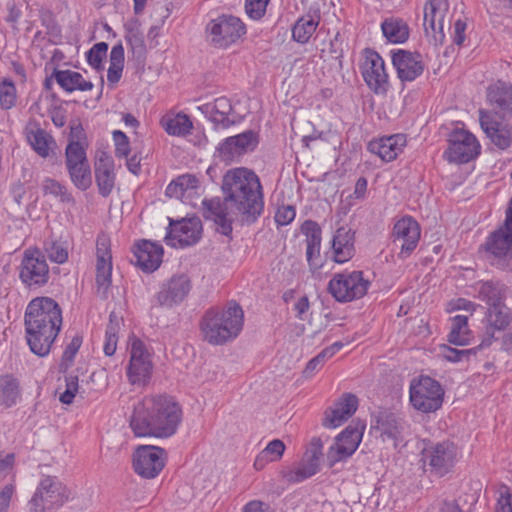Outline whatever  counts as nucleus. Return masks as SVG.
Instances as JSON below:
<instances>
[{"instance_id":"nucleus-1","label":"nucleus","mask_w":512,"mask_h":512,"mask_svg":"<svg viewBox=\"0 0 512 512\" xmlns=\"http://www.w3.org/2000/svg\"><path fill=\"white\" fill-rule=\"evenodd\" d=\"M222 191L223 200L203 201V216L214 221L221 234L228 236L232 232L235 218L253 223L263 213V188L254 171L244 167L228 170L223 176Z\"/></svg>"},{"instance_id":"nucleus-2","label":"nucleus","mask_w":512,"mask_h":512,"mask_svg":"<svg viewBox=\"0 0 512 512\" xmlns=\"http://www.w3.org/2000/svg\"><path fill=\"white\" fill-rule=\"evenodd\" d=\"M182 421L180 404L166 394L144 397L134 406L130 427L137 437L168 438Z\"/></svg>"},{"instance_id":"nucleus-3","label":"nucleus","mask_w":512,"mask_h":512,"mask_svg":"<svg viewBox=\"0 0 512 512\" xmlns=\"http://www.w3.org/2000/svg\"><path fill=\"white\" fill-rule=\"evenodd\" d=\"M27 344L32 353L45 357L62 326V311L50 297H36L27 305L24 315Z\"/></svg>"},{"instance_id":"nucleus-4","label":"nucleus","mask_w":512,"mask_h":512,"mask_svg":"<svg viewBox=\"0 0 512 512\" xmlns=\"http://www.w3.org/2000/svg\"><path fill=\"white\" fill-rule=\"evenodd\" d=\"M243 310L233 303L223 311L208 310L201 322L204 339L210 344L221 345L238 336L243 327Z\"/></svg>"},{"instance_id":"nucleus-5","label":"nucleus","mask_w":512,"mask_h":512,"mask_svg":"<svg viewBox=\"0 0 512 512\" xmlns=\"http://www.w3.org/2000/svg\"><path fill=\"white\" fill-rule=\"evenodd\" d=\"M205 33L211 47L227 49L246 34V27L240 18L223 14L208 22Z\"/></svg>"},{"instance_id":"nucleus-6","label":"nucleus","mask_w":512,"mask_h":512,"mask_svg":"<svg viewBox=\"0 0 512 512\" xmlns=\"http://www.w3.org/2000/svg\"><path fill=\"white\" fill-rule=\"evenodd\" d=\"M410 403L422 413H432L441 408L444 390L436 380L429 376L414 379L409 389Z\"/></svg>"},{"instance_id":"nucleus-7","label":"nucleus","mask_w":512,"mask_h":512,"mask_svg":"<svg viewBox=\"0 0 512 512\" xmlns=\"http://www.w3.org/2000/svg\"><path fill=\"white\" fill-rule=\"evenodd\" d=\"M19 279L26 288L43 287L49 280V266L45 254L38 248L24 251L19 266Z\"/></svg>"},{"instance_id":"nucleus-8","label":"nucleus","mask_w":512,"mask_h":512,"mask_svg":"<svg viewBox=\"0 0 512 512\" xmlns=\"http://www.w3.org/2000/svg\"><path fill=\"white\" fill-rule=\"evenodd\" d=\"M370 286L362 271L335 274L328 283V292L336 301L346 303L362 298Z\"/></svg>"},{"instance_id":"nucleus-9","label":"nucleus","mask_w":512,"mask_h":512,"mask_svg":"<svg viewBox=\"0 0 512 512\" xmlns=\"http://www.w3.org/2000/svg\"><path fill=\"white\" fill-rule=\"evenodd\" d=\"M153 374L151 355L145 344L139 339H133L130 347V361L127 367V378L131 385L145 387Z\"/></svg>"},{"instance_id":"nucleus-10","label":"nucleus","mask_w":512,"mask_h":512,"mask_svg":"<svg viewBox=\"0 0 512 512\" xmlns=\"http://www.w3.org/2000/svg\"><path fill=\"white\" fill-rule=\"evenodd\" d=\"M365 423L357 421L347 426L336 438L333 445L330 446L327 452V460L329 466L350 457L358 448L363 432Z\"/></svg>"},{"instance_id":"nucleus-11","label":"nucleus","mask_w":512,"mask_h":512,"mask_svg":"<svg viewBox=\"0 0 512 512\" xmlns=\"http://www.w3.org/2000/svg\"><path fill=\"white\" fill-rule=\"evenodd\" d=\"M445 155L449 162L467 163L480 153V144L476 137L465 129H454L448 139Z\"/></svg>"},{"instance_id":"nucleus-12","label":"nucleus","mask_w":512,"mask_h":512,"mask_svg":"<svg viewBox=\"0 0 512 512\" xmlns=\"http://www.w3.org/2000/svg\"><path fill=\"white\" fill-rule=\"evenodd\" d=\"M66 500L62 484L55 477L46 476L40 481L30 505L34 512H45L62 506Z\"/></svg>"},{"instance_id":"nucleus-13","label":"nucleus","mask_w":512,"mask_h":512,"mask_svg":"<svg viewBox=\"0 0 512 512\" xmlns=\"http://www.w3.org/2000/svg\"><path fill=\"white\" fill-rule=\"evenodd\" d=\"M423 461L439 476L448 473L458 459L457 446L450 441L431 444L423 450Z\"/></svg>"},{"instance_id":"nucleus-14","label":"nucleus","mask_w":512,"mask_h":512,"mask_svg":"<svg viewBox=\"0 0 512 512\" xmlns=\"http://www.w3.org/2000/svg\"><path fill=\"white\" fill-rule=\"evenodd\" d=\"M165 458V450L160 447L140 446L133 454V467L139 476L152 479L162 471Z\"/></svg>"},{"instance_id":"nucleus-15","label":"nucleus","mask_w":512,"mask_h":512,"mask_svg":"<svg viewBox=\"0 0 512 512\" xmlns=\"http://www.w3.org/2000/svg\"><path fill=\"white\" fill-rule=\"evenodd\" d=\"M323 443L320 438H313L310 447L302 460L293 469L281 471L282 477L291 483H299L315 475L319 470V461L322 456Z\"/></svg>"},{"instance_id":"nucleus-16","label":"nucleus","mask_w":512,"mask_h":512,"mask_svg":"<svg viewBox=\"0 0 512 512\" xmlns=\"http://www.w3.org/2000/svg\"><path fill=\"white\" fill-rule=\"evenodd\" d=\"M202 225L198 217L183 218L173 221L170 219L169 229L165 237L167 245L176 247L190 246L198 242Z\"/></svg>"},{"instance_id":"nucleus-17","label":"nucleus","mask_w":512,"mask_h":512,"mask_svg":"<svg viewBox=\"0 0 512 512\" xmlns=\"http://www.w3.org/2000/svg\"><path fill=\"white\" fill-rule=\"evenodd\" d=\"M362 76L368 87L376 94H385L389 87L388 74L382 57L367 49L361 66Z\"/></svg>"},{"instance_id":"nucleus-18","label":"nucleus","mask_w":512,"mask_h":512,"mask_svg":"<svg viewBox=\"0 0 512 512\" xmlns=\"http://www.w3.org/2000/svg\"><path fill=\"white\" fill-rule=\"evenodd\" d=\"M406 428V422L389 410H381L372 415L371 430L378 432L383 441H392L394 447L403 440Z\"/></svg>"},{"instance_id":"nucleus-19","label":"nucleus","mask_w":512,"mask_h":512,"mask_svg":"<svg viewBox=\"0 0 512 512\" xmlns=\"http://www.w3.org/2000/svg\"><path fill=\"white\" fill-rule=\"evenodd\" d=\"M112 256L108 239L101 237L96 244V288L98 296L106 300L112 284Z\"/></svg>"},{"instance_id":"nucleus-20","label":"nucleus","mask_w":512,"mask_h":512,"mask_svg":"<svg viewBox=\"0 0 512 512\" xmlns=\"http://www.w3.org/2000/svg\"><path fill=\"white\" fill-rule=\"evenodd\" d=\"M393 242L400 247L399 257L407 258L415 250L420 239V226L410 216L399 219L393 227Z\"/></svg>"},{"instance_id":"nucleus-21","label":"nucleus","mask_w":512,"mask_h":512,"mask_svg":"<svg viewBox=\"0 0 512 512\" xmlns=\"http://www.w3.org/2000/svg\"><path fill=\"white\" fill-rule=\"evenodd\" d=\"M190 289L191 282L186 275H174L162 283L154 299L159 306L173 307L186 298Z\"/></svg>"},{"instance_id":"nucleus-22","label":"nucleus","mask_w":512,"mask_h":512,"mask_svg":"<svg viewBox=\"0 0 512 512\" xmlns=\"http://www.w3.org/2000/svg\"><path fill=\"white\" fill-rule=\"evenodd\" d=\"M448 8L447 0H428L424 6V30L435 44L442 43L444 39V19Z\"/></svg>"},{"instance_id":"nucleus-23","label":"nucleus","mask_w":512,"mask_h":512,"mask_svg":"<svg viewBox=\"0 0 512 512\" xmlns=\"http://www.w3.org/2000/svg\"><path fill=\"white\" fill-rule=\"evenodd\" d=\"M259 143V135L254 130H246L226 138L218 147L219 156L224 161H233L241 155L253 151Z\"/></svg>"},{"instance_id":"nucleus-24","label":"nucleus","mask_w":512,"mask_h":512,"mask_svg":"<svg viewBox=\"0 0 512 512\" xmlns=\"http://www.w3.org/2000/svg\"><path fill=\"white\" fill-rule=\"evenodd\" d=\"M197 109L214 124L216 129H227L237 123L231 118L233 106L226 97L216 98L213 102L198 106Z\"/></svg>"},{"instance_id":"nucleus-25","label":"nucleus","mask_w":512,"mask_h":512,"mask_svg":"<svg viewBox=\"0 0 512 512\" xmlns=\"http://www.w3.org/2000/svg\"><path fill=\"white\" fill-rule=\"evenodd\" d=\"M392 63L401 81H413L424 70L421 54L406 50L394 52L392 54Z\"/></svg>"},{"instance_id":"nucleus-26","label":"nucleus","mask_w":512,"mask_h":512,"mask_svg":"<svg viewBox=\"0 0 512 512\" xmlns=\"http://www.w3.org/2000/svg\"><path fill=\"white\" fill-rule=\"evenodd\" d=\"M358 398L351 393H345L331 407L325 411L323 426L326 428H337L347 421L357 410Z\"/></svg>"},{"instance_id":"nucleus-27","label":"nucleus","mask_w":512,"mask_h":512,"mask_svg":"<svg viewBox=\"0 0 512 512\" xmlns=\"http://www.w3.org/2000/svg\"><path fill=\"white\" fill-rule=\"evenodd\" d=\"M479 121L487 137L500 149H506L512 141V133L492 112L480 110Z\"/></svg>"},{"instance_id":"nucleus-28","label":"nucleus","mask_w":512,"mask_h":512,"mask_svg":"<svg viewBox=\"0 0 512 512\" xmlns=\"http://www.w3.org/2000/svg\"><path fill=\"white\" fill-rule=\"evenodd\" d=\"M485 245L488 251L498 257L505 256L512 249V199L504 225L489 236Z\"/></svg>"},{"instance_id":"nucleus-29","label":"nucleus","mask_w":512,"mask_h":512,"mask_svg":"<svg viewBox=\"0 0 512 512\" xmlns=\"http://www.w3.org/2000/svg\"><path fill=\"white\" fill-rule=\"evenodd\" d=\"M134 259L131 260L144 272L155 271L162 262L163 248L148 240H142L136 244L133 251Z\"/></svg>"},{"instance_id":"nucleus-30","label":"nucleus","mask_w":512,"mask_h":512,"mask_svg":"<svg viewBox=\"0 0 512 512\" xmlns=\"http://www.w3.org/2000/svg\"><path fill=\"white\" fill-rule=\"evenodd\" d=\"M355 232L348 227L338 228L332 238L333 260L342 264L349 261L355 254Z\"/></svg>"},{"instance_id":"nucleus-31","label":"nucleus","mask_w":512,"mask_h":512,"mask_svg":"<svg viewBox=\"0 0 512 512\" xmlns=\"http://www.w3.org/2000/svg\"><path fill=\"white\" fill-rule=\"evenodd\" d=\"M487 99L502 117L512 116V85L498 80L487 89Z\"/></svg>"},{"instance_id":"nucleus-32","label":"nucleus","mask_w":512,"mask_h":512,"mask_svg":"<svg viewBox=\"0 0 512 512\" xmlns=\"http://www.w3.org/2000/svg\"><path fill=\"white\" fill-rule=\"evenodd\" d=\"M405 143L406 139L403 135L395 134L370 141L368 150L378 155L383 161L390 162L399 155Z\"/></svg>"},{"instance_id":"nucleus-33","label":"nucleus","mask_w":512,"mask_h":512,"mask_svg":"<svg viewBox=\"0 0 512 512\" xmlns=\"http://www.w3.org/2000/svg\"><path fill=\"white\" fill-rule=\"evenodd\" d=\"M113 160L105 152H102L95 163V178L99 193L107 197L114 186Z\"/></svg>"},{"instance_id":"nucleus-34","label":"nucleus","mask_w":512,"mask_h":512,"mask_svg":"<svg viewBox=\"0 0 512 512\" xmlns=\"http://www.w3.org/2000/svg\"><path fill=\"white\" fill-rule=\"evenodd\" d=\"M28 143L32 149L43 158L49 156L52 145L55 141L50 134L42 129L37 123H29L25 128Z\"/></svg>"},{"instance_id":"nucleus-35","label":"nucleus","mask_w":512,"mask_h":512,"mask_svg":"<svg viewBox=\"0 0 512 512\" xmlns=\"http://www.w3.org/2000/svg\"><path fill=\"white\" fill-rule=\"evenodd\" d=\"M52 77L64 91L69 93L76 90L90 91L94 87L93 83L85 80L81 73L72 70L54 69Z\"/></svg>"},{"instance_id":"nucleus-36","label":"nucleus","mask_w":512,"mask_h":512,"mask_svg":"<svg viewBox=\"0 0 512 512\" xmlns=\"http://www.w3.org/2000/svg\"><path fill=\"white\" fill-rule=\"evenodd\" d=\"M487 328L484 338L494 339L495 330H504L511 322V314L509 308L503 303L487 308Z\"/></svg>"},{"instance_id":"nucleus-37","label":"nucleus","mask_w":512,"mask_h":512,"mask_svg":"<svg viewBox=\"0 0 512 512\" xmlns=\"http://www.w3.org/2000/svg\"><path fill=\"white\" fill-rule=\"evenodd\" d=\"M474 290L477 298L485 302L488 307L503 303L506 297L505 286L498 281H480L475 284Z\"/></svg>"},{"instance_id":"nucleus-38","label":"nucleus","mask_w":512,"mask_h":512,"mask_svg":"<svg viewBox=\"0 0 512 512\" xmlns=\"http://www.w3.org/2000/svg\"><path fill=\"white\" fill-rule=\"evenodd\" d=\"M198 179L191 174H184L173 180L165 190L166 196L185 201L198 188Z\"/></svg>"},{"instance_id":"nucleus-39","label":"nucleus","mask_w":512,"mask_h":512,"mask_svg":"<svg viewBox=\"0 0 512 512\" xmlns=\"http://www.w3.org/2000/svg\"><path fill=\"white\" fill-rule=\"evenodd\" d=\"M384 37L391 43H404L409 38L408 24L401 18L390 17L381 24Z\"/></svg>"},{"instance_id":"nucleus-40","label":"nucleus","mask_w":512,"mask_h":512,"mask_svg":"<svg viewBox=\"0 0 512 512\" xmlns=\"http://www.w3.org/2000/svg\"><path fill=\"white\" fill-rule=\"evenodd\" d=\"M490 345V338H483L482 342L478 346L470 349H456L447 345H442L440 347V355L447 361L453 363L469 361L471 356H475L478 350Z\"/></svg>"},{"instance_id":"nucleus-41","label":"nucleus","mask_w":512,"mask_h":512,"mask_svg":"<svg viewBox=\"0 0 512 512\" xmlns=\"http://www.w3.org/2000/svg\"><path fill=\"white\" fill-rule=\"evenodd\" d=\"M470 339L471 331L468 327V317L464 315L453 317L448 341L454 345L465 346L469 344Z\"/></svg>"},{"instance_id":"nucleus-42","label":"nucleus","mask_w":512,"mask_h":512,"mask_svg":"<svg viewBox=\"0 0 512 512\" xmlns=\"http://www.w3.org/2000/svg\"><path fill=\"white\" fill-rule=\"evenodd\" d=\"M20 395L19 382L12 375L0 377V403L6 408L17 403Z\"/></svg>"},{"instance_id":"nucleus-43","label":"nucleus","mask_w":512,"mask_h":512,"mask_svg":"<svg viewBox=\"0 0 512 512\" xmlns=\"http://www.w3.org/2000/svg\"><path fill=\"white\" fill-rule=\"evenodd\" d=\"M319 17L306 15L297 20L292 29V37L299 43H306L316 31Z\"/></svg>"},{"instance_id":"nucleus-44","label":"nucleus","mask_w":512,"mask_h":512,"mask_svg":"<svg viewBox=\"0 0 512 512\" xmlns=\"http://www.w3.org/2000/svg\"><path fill=\"white\" fill-rule=\"evenodd\" d=\"M164 130L173 136H184L191 132L193 125L186 114L178 113L173 117L162 119Z\"/></svg>"},{"instance_id":"nucleus-45","label":"nucleus","mask_w":512,"mask_h":512,"mask_svg":"<svg viewBox=\"0 0 512 512\" xmlns=\"http://www.w3.org/2000/svg\"><path fill=\"white\" fill-rule=\"evenodd\" d=\"M72 183L80 190H87L92 184L89 162L67 168Z\"/></svg>"},{"instance_id":"nucleus-46","label":"nucleus","mask_w":512,"mask_h":512,"mask_svg":"<svg viewBox=\"0 0 512 512\" xmlns=\"http://www.w3.org/2000/svg\"><path fill=\"white\" fill-rule=\"evenodd\" d=\"M44 195H52L59 198L61 202L72 203L74 199L67 188L55 179L46 177L41 184Z\"/></svg>"},{"instance_id":"nucleus-47","label":"nucleus","mask_w":512,"mask_h":512,"mask_svg":"<svg viewBox=\"0 0 512 512\" xmlns=\"http://www.w3.org/2000/svg\"><path fill=\"white\" fill-rule=\"evenodd\" d=\"M66 167L80 165L88 162L86 149L79 141H70L65 149Z\"/></svg>"},{"instance_id":"nucleus-48","label":"nucleus","mask_w":512,"mask_h":512,"mask_svg":"<svg viewBox=\"0 0 512 512\" xmlns=\"http://www.w3.org/2000/svg\"><path fill=\"white\" fill-rule=\"evenodd\" d=\"M301 233L306 237V247L321 246L322 230L319 224L313 220H306L301 225Z\"/></svg>"},{"instance_id":"nucleus-49","label":"nucleus","mask_w":512,"mask_h":512,"mask_svg":"<svg viewBox=\"0 0 512 512\" xmlns=\"http://www.w3.org/2000/svg\"><path fill=\"white\" fill-rule=\"evenodd\" d=\"M126 35L125 39L131 45L133 50H144V40L142 33L139 29L138 23L132 22L125 24Z\"/></svg>"},{"instance_id":"nucleus-50","label":"nucleus","mask_w":512,"mask_h":512,"mask_svg":"<svg viewBox=\"0 0 512 512\" xmlns=\"http://www.w3.org/2000/svg\"><path fill=\"white\" fill-rule=\"evenodd\" d=\"M16 100V89L12 81L4 80L0 83V106L3 109H10Z\"/></svg>"},{"instance_id":"nucleus-51","label":"nucleus","mask_w":512,"mask_h":512,"mask_svg":"<svg viewBox=\"0 0 512 512\" xmlns=\"http://www.w3.org/2000/svg\"><path fill=\"white\" fill-rule=\"evenodd\" d=\"M44 251L52 262L62 264L68 259L66 249L58 242L45 241Z\"/></svg>"},{"instance_id":"nucleus-52","label":"nucleus","mask_w":512,"mask_h":512,"mask_svg":"<svg viewBox=\"0 0 512 512\" xmlns=\"http://www.w3.org/2000/svg\"><path fill=\"white\" fill-rule=\"evenodd\" d=\"M108 50V44L105 42H99L95 44L87 52V61L95 69L99 70L102 67V61L106 56Z\"/></svg>"},{"instance_id":"nucleus-53","label":"nucleus","mask_w":512,"mask_h":512,"mask_svg":"<svg viewBox=\"0 0 512 512\" xmlns=\"http://www.w3.org/2000/svg\"><path fill=\"white\" fill-rule=\"evenodd\" d=\"M285 451L284 443L275 439L268 443V445L261 451L262 457H266V461H277L279 460Z\"/></svg>"},{"instance_id":"nucleus-54","label":"nucleus","mask_w":512,"mask_h":512,"mask_svg":"<svg viewBox=\"0 0 512 512\" xmlns=\"http://www.w3.org/2000/svg\"><path fill=\"white\" fill-rule=\"evenodd\" d=\"M270 0H246L245 10L247 15L254 20L262 18Z\"/></svg>"},{"instance_id":"nucleus-55","label":"nucleus","mask_w":512,"mask_h":512,"mask_svg":"<svg viewBox=\"0 0 512 512\" xmlns=\"http://www.w3.org/2000/svg\"><path fill=\"white\" fill-rule=\"evenodd\" d=\"M113 140L115 143V155L118 158H127L130 153V145L126 134L120 130H115L113 132Z\"/></svg>"},{"instance_id":"nucleus-56","label":"nucleus","mask_w":512,"mask_h":512,"mask_svg":"<svg viewBox=\"0 0 512 512\" xmlns=\"http://www.w3.org/2000/svg\"><path fill=\"white\" fill-rule=\"evenodd\" d=\"M296 216V211L292 205H282L278 207L275 214V221L280 226L290 224Z\"/></svg>"},{"instance_id":"nucleus-57","label":"nucleus","mask_w":512,"mask_h":512,"mask_svg":"<svg viewBox=\"0 0 512 512\" xmlns=\"http://www.w3.org/2000/svg\"><path fill=\"white\" fill-rule=\"evenodd\" d=\"M512 495L510 489L506 485H502L499 489V498L496 505V512H512Z\"/></svg>"},{"instance_id":"nucleus-58","label":"nucleus","mask_w":512,"mask_h":512,"mask_svg":"<svg viewBox=\"0 0 512 512\" xmlns=\"http://www.w3.org/2000/svg\"><path fill=\"white\" fill-rule=\"evenodd\" d=\"M321 246H308L306 247V259L312 271H316L323 266L320 255Z\"/></svg>"},{"instance_id":"nucleus-59","label":"nucleus","mask_w":512,"mask_h":512,"mask_svg":"<svg viewBox=\"0 0 512 512\" xmlns=\"http://www.w3.org/2000/svg\"><path fill=\"white\" fill-rule=\"evenodd\" d=\"M82 344V337L76 335L72 338L71 342L67 345L63 352V361L72 362Z\"/></svg>"},{"instance_id":"nucleus-60","label":"nucleus","mask_w":512,"mask_h":512,"mask_svg":"<svg viewBox=\"0 0 512 512\" xmlns=\"http://www.w3.org/2000/svg\"><path fill=\"white\" fill-rule=\"evenodd\" d=\"M330 58L339 60L343 56V39L339 32L336 33L334 38L330 41V47L328 51Z\"/></svg>"},{"instance_id":"nucleus-61","label":"nucleus","mask_w":512,"mask_h":512,"mask_svg":"<svg viewBox=\"0 0 512 512\" xmlns=\"http://www.w3.org/2000/svg\"><path fill=\"white\" fill-rule=\"evenodd\" d=\"M242 512H274L268 503L252 500L242 508Z\"/></svg>"},{"instance_id":"nucleus-62","label":"nucleus","mask_w":512,"mask_h":512,"mask_svg":"<svg viewBox=\"0 0 512 512\" xmlns=\"http://www.w3.org/2000/svg\"><path fill=\"white\" fill-rule=\"evenodd\" d=\"M14 486L12 484H7L3 487L0 492V512H5L8 508L12 495L14 493Z\"/></svg>"},{"instance_id":"nucleus-63","label":"nucleus","mask_w":512,"mask_h":512,"mask_svg":"<svg viewBox=\"0 0 512 512\" xmlns=\"http://www.w3.org/2000/svg\"><path fill=\"white\" fill-rule=\"evenodd\" d=\"M120 330V319L116 316L114 312L109 315V323L106 328L105 336L107 337H118V332Z\"/></svg>"},{"instance_id":"nucleus-64","label":"nucleus","mask_w":512,"mask_h":512,"mask_svg":"<svg viewBox=\"0 0 512 512\" xmlns=\"http://www.w3.org/2000/svg\"><path fill=\"white\" fill-rule=\"evenodd\" d=\"M110 64L120 65L124 64V48L121 44L112 47L110 52Z\"/></svg>"}]
</instances>
